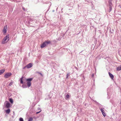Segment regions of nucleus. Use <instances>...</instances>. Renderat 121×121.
Instances as JSON below:
<instances>
[{
  "instance_id": "nucleus-4",
  "label": "nucleus",
  "mask_w": 121,
  "mask_h": 121,
  "mask_svg": "<svg viewBox=\"0 0 121 121\" xmlns=\"http://www.w3.org/2000/svg\"><path fill=\"white\" fill-rule=\"evenodd\" d=\"M109 4L108 6L109 9L108 10V11L109 12L112 10L113 5L112 2L111 1L109 2Z\"/></svg>"
},
{
  "instance_id": "nucleus-15",
  "label": "nucleus",
  "mask_w": 121,
  "mask_h": 121,
  "mask_svg": "<svg viewBox=\"0 0 121 121\" xmlns=\"http://www.w3.org/2000/svg\"><path fill=\"white\" fill-rule=\"evenodd\" d=\"M7 113L9 114L10 112V110L9 108L6 110L5 111Z\"/></svg>"
},
{
  "instance_id": "nucleus-2",
  "label": "nucleus",
  "mask_w": 121,
  "mask_h": 121,
  "mask_svg": "<svg viewBox=\"0 0 121 121\" xmlns=\"http://www.w3.org/2000/svg\"><path fill=\"white\" fill-rule=\"evenodd\" d=\"M33 78H29L26 79V81L27 82V86L28 87H30L31 85V83L30 82L32 79Z\"/></svg>"
},
{
  "instance_id": "nucleus-32",
  "label": "nucleus",
  "mask_w": 121,
  "mask_h": 121,
  "mask_svg": "<svg viewBox=\"0 0 121 121\" xmlns=\"http://www.w3.org/2000/svg\"><path fill=\"white\" fill-rule=\"evenodd\" d=\"M120 104H121V101H120Z\"/></svg>"
},
{
  "instance_id": "nucleus-10",
  "label": "nucleus",
  "mask_w": 121,
  "mask_h": 121,
  "mask_svg": "<svg viewBox=\"0 0 121 121\" xmlns=\"http://www.w3.org/2000/svg\"><path fill=\"white\" fill-rule=\"evenodd\" d=\"M103 109H104V108H102L100 109V111L102 112V114L104 117H105L106 116V114L104 112V110Z\"/></svg>"
},
{
  "instance_id": "nucleus-9",
  "label": "nucleus",
  "mask_w": 121,
  "mask_h": 121,
  "mask_svg": "<svg viewBox=\"0 0 121 121\" xmlns=\"http://www.w3.org/2000/svg\"><path fill=\"white\" fill-rule=\"evenodd\" d=\"M33 21V20L31 18H29L28 19V21H27V22L29 25H30L31 22H32Z\"/></svg>"
},
{
  "instance_id": "nucleus-1",
  "label": "nucleus",
  "mask_w": 121,
  "mask_h": 121,
  "mask_svg": "<svg viewBox=\"0 0 121 121\" xmlns=\"http://www.w3.org/2000/svg\"><path fill=\"white\" fill-rule=\"evenodd\" d=\"M51 42L50 40L48 41H45L44 42L41 44L40 46L41 48H44L49 44H51Z\"/></svg>"
},
{
  "instance_id": "nucleus-16",
  "label": "nucleus",
  "mask_w": 121,
  "mask_h": 121,
  "mask_svg": "<svg viewBox=\"0 0 121 121\" xmlns=\"http://www.w3.org/2000/svg\"><path fill=\"white\" fill-rule=\"evenodd\" d=\"M9 100L10 102L12 104H13V99L12 98H10Z\"/></svg>"
},
{
  "instance_id": "nucleus-28",
  "label": "nucleus",
  "mask_w": 121,
  "mask_h": 121,
  "mask_svg": "<svg viewBox=\"0 0 121 121\" xmlns=\"http://www.w3.org/2000/svg\"><path fill=\"white\" fill-rule=\"evenodd\" d=\"M41 111H39V112H37L36 113V114H38V113H39V112H41Z\"/></svg>"
},
{
  "instance_id": "nucleus-20",
  "label": "nucleus",
  "mask_w": 121,
  "mask_h": 121,
  "mask_svg": "<svg viewBox=\"0 0 121 121\" xmlns=\"http://www.w3.org/2000/svg\"><path fill=\"white\" fill-rule=\"evenodd\" d=\"M13 82H11L9 84V86H11L12 84H13Z\"/></svg>"
},
{
  "instance_id": "nucleus-23",
  "label": "nucleus",
  "mask_w": 121,
  "mask_h": 121,
  "mask_svg": "<svg viewBox=\"0 0 121 121\" xmlns=\"http://www.w3.org/2000/svg\"><path fill=\"white\" fill-rule=\"evenodd\" d=\"M72 9V7L71 6H70V8H69V10H70V9Z\"/></svg>"
},
{
  "instance_id": "nucleus-33",
  "label": "nucleus",
  "mask_w": 121,
  "mask_h": 121,
  "mask_svg": "<svg viewBox=\"0 0 121 121\" xmlns=\"http://www.w3.org/2000/svg\"><path fill=\"white\" fill-rule=\"evenodd\" d=\"M63 8H62V9H61V10H63Z\"/></svg>"
},
{
  "instance_id": "nucleus-5",
  "label": "nucleus",
  "mask_w": 121,
  "mask_h": 121,
  "mask_svg": "<svg viewBox=\"0 0 121 121\" xmlns=\"http://www.w3.org/2000/svg\"><path fill=\"white\" fill-rule=\"evenodd\" d=\"M23 77L22 76V77L20 78V83L22 84V87L23 88H25L27 87V86L26 85H25L24 84H23Z\"/></svg>"
},
{
  "instance_id": "nucleus-17",
  "label": "nucleus",
  "mask_w": 121,
  "mask_h": 121,
  "mask_svg": "<svg viewBox=\"0 0 121 121\" xmlns=\"http://www.w3.org/2000/svg\"><path fill=\"white\" fill-rule=\"evenodd\" d=\"M70 75V73H67L66 75V79L68 78V77Z\"/></svg>"
},
{
  "instance_id": "nucleus-18",
  "label": "nucleus",
  "mask_w": 121,
  "mask_h": 121,
  "mask_svg": "<svg viewBox=\"0 0 121 121\" xmlns=\"http://www.w3.org/2000/svg\"><path fill=\"white\" fill-rule=\"evenodd\" d=\"M33 120V118L32 117L29 118L28 121H32Z\"/></svg>"
},
{
  "instance_id": "nucleus-24",
  "label": "nucleus",
  "mask_w": 121,
  "mask_h": 121,
  "mask_svg": "<svg viewBox=\"0 0 121 121\" xmlns=\"http://www.w3.org/2000/svg\"><path fill=\"white\" fill-rule=\"evenodd\" d=\"M113 30H112V31H111V30H110V32L112 33H113Z\"/></svg>"
},
{
  "instance_id": "nucleus-21",
  "label": "nucleus",
  "mask_w": 121,
  "mask_h": 121,
  "mask_svg": "<svg viewBox=\"0 0 121 121\" xmlns=\"http://www.w3.org/2000/svg\"><path fill=\"white\" fill-rule=\"evenodd\" d=\"M37 73H39L40 74V75H41V76L42 77H43V74L42 73H40V72H37Z\"/></svg>"
},
{
  "instance_id": "nucleus-11",
  "label": "nucleus",
  "mask_w": 121,
  "mask_h": 121,
  "mask_svg": "<svg viewBox=\"0 0 121 121\" xmlns=\"http://www.w3.org/2000/svg\"><path fill=\"white\" fill-rule=\"evenodd\" d=\"M108 74L110 78L112 79H113L114 78V76L113 75L109 72L108 73Z\"/></svg>"
},
{
  "instance_id": "nucleus-6",
  "label": "nucleus",
  "mask_w": 121,
  "mask_h": 121,
  "mask_svg": "<svg viewBox=\"0 0 121 121\" xmlns=\"http://www.w3.org/2000/svg\"><path fill=\"white\" fill-rule=\"evenodd\" d=\"M12 75V74L11 73H7L4 75V77L5 78H7L9 77Z\"/></svg>"
},
{
  "instance_id": "nucleus-3",
  "label": "nucleus",
  "mask_w": 121,
  "mask_h": 121,
  "mask_svg": "<svg viewBox=\"0 0 121 121\" xmlns=\"http://www.w3.org/2000/svg\"><path fill=\"white\" fill-rule=\"evenodd\" d=\"M9 38L8 35H6L3 39L2 43V44H4L5 43V42H7L9 40Z\"/></svg>"
},
{
  "instance_id": "nucleus-13",
  "label": "nucleus",
  "mask_w": 121,
  "mask_h": 121,
  "mask_svg": "<svg viewBox=\"0 0 121 121\" xmlns=\"http://www.w3.org/2000/svg\"><path fill=\"white\" fill-rule=\"evenodd\" d=\"M5 70L4 69H2L0 70V75L2 74L4 72Z\"/></svg>"
},
{
  "instance_id": "nucleus-12",
  "label": "nucleus",
  "mask_w": 121,
  "mask_h": 121,
  "mask_svg": "<svg viewBox=\"0 0 121 121\" xmlns=\"http://www.w3.org/2000/svg\"><path fill=\"white\" fill-rule=\"evenodd\" d=\"M7 28V26H4V28L3 30V31L4 33H6V28Z\"/></svg>"
},
{
  "instance_id": "nucleus-31",
  "label": "nucleus",
  "mask_w": 121,
  "mask_h": 121,
  "mask_svg": "<svg viewBox=\"0 0 121 121\" xmlns=\"http://www.w3.org/2000/svg\"><path fill=\"white\" fill-rule=\"evenodd\" d=\"M82 51H82L81 52H80L79 53H81V52H82Z\"/></svg>"
},
{
  "instance_id": "nucleus-27",
  "label": "nucleus",
  "mask_w": 121,
  "mask_h": 121,
  "mask_svg": "<svg viewBox=\"0 0 121 121\" xmlns=\"http://www.w3.org/2000/svg\"><path fill=\"white\" fill-rule=\"evenodd\" d=\"M22 9L24 10V11H26L25 9V8H24V7H23Z\"/></svg>"
},
{
  "instance_id": "nucleus-19",
  "label": "nucleus",
  "mask_w": 121,
  "mask_h": 121,
  "mask_svg": "<svg viewBox=\"0 0 121 121\" xmlns=\"http://www.w3.org/2000/svg\"><path fill=\"white\" fill-rule=\"evenodd\" d=\"M19 121H24L23 118L22 117H20L19 119Z\"/></svg>"
},
{
  "instance_id": "nucleus-30",
  "label": "nucleus",
  "mask_w": 121,
  "mask_h": 121,
  "mask_svg": "<svg viewBox=\"0 0 121 121\" xmlns=\"http://www.w3.org/2000/svg\"><path fill=\"white\" fill-rule=\"evenodd\" d=\"M95 102H96V103H97V104H98V105H100V104L98 103L96 101H95Z\"/></svg>"
},
{
  "instance_id": "nucleus-8",
  "label": "nucleus",
  "mask_w": 121,
  "mask_h": 121,
  "mask_svg": "<svg viewBox=\"0 0 121 121\" xmlns=\"http://www.w3.org/2000/svg\"><path fill=\"white\" fill-rule=\"evenodd\" d=\"M33 64L31 63L26 65L27 68L29 69L31 68L33 66Z\"/></svg>"
},
{
  "instance_id": "nucleus-22",
  "label": "nucleus",
  "mask_w": 121,
  "mask_h": 121,
  "mask_svg": "<svg viewBox=\"0 0 121 121\" xmlns=\"http://www.w3.org/2000/svg\"><path fill=\"white\" fill-rule=\"evenodd\" d=\"M66 97L67 98H69V96L68 94H67L66 95Z\"/></svg>"
},
{
  "instance_id": "nucleus-7",
  "label": "nucleus",
  "mask_w": 121,
  "mask_h": 121,
  "mask_svg": "<svg viewBox=\"0 0 121 121\" xmlns=\"http://www.w3.org/2000/svg\"><path fill=\"white\" fill-rule=\"evenodd\" d=\"M10 104L9 102H7L6 104L5 105L4 107L7 108H9L10 107Z\"/></svg>"
},
{
  "instance_id": "nucleus-29",
  "label": "nucleus",
  "mask_w": 121,
  "mask_h": 121,
  "mask_svg": "<svg viewBox=\"0 0 121 121\" xmlns=\"http://www.w3.org/2000/svg\"><path fill=\"white\" fill-rule=\"evenodd\" d=\"M94 74H92V75H91V76L92 77H94Z\"/></svg>"
},
{
  "instance_id": "nucleus-26",
  "label": "nucleus",
  "mask_w": 121,
  "mask_h": 121,
  "mask_svg": "<svg viewBox=\"0 0 121 121\" xmlns=\"http://www.w3.org/2000/svg\"><path fill=\"white\" fill-rule=\"evenodd\" d=\"M27 68V66L26 65V66H25V67H23V69H25V68Z\"/></svg>"
},
{
  "instance_id": "nucleus-25",
  "label": "nucleus",
  "mask_w": 121,
  "mask_h": 121,
  "mask_svg": "<svg viewBox=\"0 0 121 121\" xmlns=\"http://www.w3.org/2000/svg\"><path fill=\"white\" fill-rule=\"evenodd\" d=\"M61 40V39L60 37H59L58 39H57V40Z\"/></svg>"
},
{
  "instance_id": "nucleus-14",
  "label": "nucleus",
  "mask_w": 121,
  "mask_h": 121,
  "mask_svg": "<svg viewBox=\"0 0 121 121\" xmlns=\"http://www.w3.org/2000/svg\"><path fill=\"white\" fill-rule=\"evenodd\" d=\"M117 71H120L121 70V66H118L117 68Z\"/></svg>"
}]
</instances>
